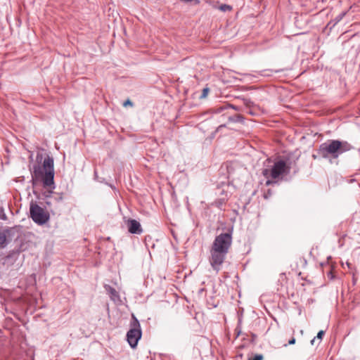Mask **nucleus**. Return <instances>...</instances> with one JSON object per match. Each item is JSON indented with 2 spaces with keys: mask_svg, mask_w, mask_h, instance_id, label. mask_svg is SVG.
<instances>
[{
  "mask_svg": "<svg viewBox=\"0 0 360 360\" xmlns=\"http://www.w3.org/2000/svg\"><path fill=\"white\" fill-rule=\"evenodd\" d=\"M232 244V232L221 233L217 236L210 248V264L216 273H218L223 264Z\"/></svg>",
  "mask_w": 360,
  "mask_h": 360,
  "instance_id": "f257e3e1",
  "label": "nucleus"
},
{
  "mask_svg": "<svg viewBox=\"0 0 360 360\" xmlns=\"http://www.w3.org/2000/svg\"><path fill=\"white\" fill-rule=\"evenodd\" d=\"M353 148V146L347 141L329 139L319 146L318 153L325 159H337Z\"/></svg>",
  "mask_w": 360,
  "mask_h": 360,
  "instance_id": "f03ea898",
  "label": "nucleus"
},
{
  "mask_svg": "<svg viewBox=\"0 0 360 360\" xmlns=\"http://www.w3.org/2000/svg\"><path fill=\"white\" fill-rule=\"evenodd\" d=\"M32 181L41 180L45 188H54V160L53 158L47 155L41 166L35 165L33 166Z\"/></svg>",
  "mask_w": 360,
  "mask_h": 360,
  "instance_id": "7ed1b4c3",
  "label": "nucleus"
},
{
  "mask_svg": "<svg viewBox=\"0 0 360 360\" xmlns=\"http://www.w3.org/2000/svg\"><path fill=\"white\" fill-rule=\"evenodd\" d=\"M30 214L32 219L39 225L46 224L50 218L49 213L33 201L30 202Z\"/></svg>",
  "mask_w": 360,
  "mask_h": 360,
  "instance_id": "20e7f679",
  "label": "nucleus"
},
{
  "mask_svg": "<svg viewBox=\"0 0 360 360\" xmlns=\"http://www.w3.org/2000/svg\"><path fill=\"white\" fill-rule=\"evenodd\" d=\"M133 321L131 323V328L127 333V340L131 348L137 346L139 340L141 338V326L137 319L132 315Z\"/></svg>",
  "mask_w": 360,
  "mask_h": 360,
  "instance_id": "39448f33",
  "label": "nucleus"
},
{
  "mask_svg": "<svg viewBox=\"0 0 360 360\" xmlns=\"http://www.w3.org/2000/svg\"><path fill=\"white\" fill-rule=\"evenodd\" d=\"M290 172V167L287 166L283 160H278L276 162L271 169H264L262 171V174L269 178V176L275 179L283 174H288Z\"/></svg>",
  "mask_w": 360,
  "mask_h": 360,
  "instance_id": "423d86ee",
  "label": "nucleus"
},
{
  "mask_svg": "<svg viewBox=\"0 0 360 360\" xmlns=\"http://www.w3.org/2000/svg\"><path fill=\"white\" fill-rule=\"evenodd\" d=\"M128 231L132 234H141L143 232L141 224L136 219H129L126 221Z\"/></svg>",
  "mask_w": 360,
  "mask_h": 360,
  "instance_id": "0eeeda50",
  "label": "nucleus"
},
{
  "mask_svg": "<svg viewBox=\"0 0 360 360\" xmlns=\"http://www.w3.org/2000/svg\"><path fill=\"white\" fill-rule=\"evenodd\" d=\"M11 230L9 229H6L3 231H0V248H5L7 244V236L10 234Z\"/></svg>",
  "mask_w": 360,
  "mask_h": 360,
  "instance_id": "6e6552de",
  "label": "nucleus"
},
{
  "mask_svg": "<svg viewBox=\"0 0 360 360\" xmlns=\"http://www.w3.org/2000/svg\"><path fill=\"white\" fill-rule=\"evenodd\" d=\"M104 287H105L106 292L110 295L111 300H112L113 301H116L117 300H119L118 292L114 288H112V286H110L109 285H105Z\"/></svg>",
  "mask_w": 360,
  "mask_h": 360,
  "instance_id": "1a4fd4ad",
  "label": "nucleus"
},
{
  "mask_svg": "<svg viewBox=\"0 0 360 360\" xmlns=\"http://www.w3.org/2000/svg\"><path fill=\"white\" fill-rule=\"evenodd\" d=\"M347 12H342L340 14H338L333 20H332L328 25L333 23V26H335L336 24H338L342 19L345 16Z\"/></svg>",
  "mask_w": 360,
  "mask_h": 360,
  "instance_id": "9d476101",
  "label": "nucleus"
},
{
  "mask_svg": "<svg viewBox=\"0 0 360 360\" xmlns=\"http://www.w3.org/2000/svg\"><path fill=\"white\" fill-rule=\"evenodd\" d=\"M229 120L231 122H243L244 117L241 115H235L229 117Z\"/></svg>",
  "mask_w": 360,
  "mask_h": 360,
  "instance_id": "9b49d317",
  "label": "nucleus"
},
{
  "mask_svg": "<svg viewBox=\"0 0 360 360\" xmlns=\"http://www.w3.org/2000/svg\"><path fill=\"white\" fill-rule=\"evenodd\" d=\"M63 200V195L62 193H53V196L51 197V200H53L56 202H61Z\"/></svg>",
  "mask_w": 360,
  "mask_h": 360,
  "instance_id": "f8f14e48",
  "label": "nucleus"
},
{
  "mask_svg": "<svg viewBox=\"0 0 360 360\" xmlns=\"http://www.w3.org/2000/svg\"><path fill=\"white\" fill-rule=\"evenodd\" d=\"M280 70H264L260 72V75L264 77H269L273 72H279Z\"/></svg>",
  "mask_w": 360,
  "mask_h": 360,
  "instance_id": "ddd939ff",
  "label": "nucleus"
},
{
  "mask_svg": "<svg viewBox=\"0 0 360 360\" xmlns=\"http://www.w3.org/2000/svg\"><path fill=\"white\" fill-rule=\"evenodd\" d=\"M229 109V105H227V104H224L223 105L221 106H219V107H216L214 109V112L215 113H220L221 112H223L224 110H227Z\"/></svg>",
  "mask_w": 360,
  "mask_h": 360,
  "instance_id": "4468645a",
  "label": "nucleus"
},
{
  "mask_svg": "<svg viewBox=\"0 0 360 360\" xmlns=\"http://www.w3.org/2000/svg\"><path fill=\"white\" fill-rule=\"evenodd\" d=\"M324 334H325V332L323 330H320L318 333L316 337L314 338V339H312L311 340V344L313 345L314 344V342H315L316 338L319 339V340H322L323 336L324 335Z\"/></svg>",
  "mask_w": 360,
  "mask_h": 360,
  "instance_id": "2eb2a0df",
  "label": "nucleus"
},
{
  "mask_svg": "<svg viewBox=\"0 0 360 360\" xmlns=\"http://www.w3.org/2000/svg\"><path fill=\"white\" fill-rule=\"evenodd\" d=\"M209 92H210V89L208 87L204 88L202 89V94L200 96V99L205 98Z\"/></svg>",
  "mask_w": 360,
  "mask_h": 360,
  "instance_id": "dca6fc26",
  "label": "nucleus"
},
{
  "mask_svg": "<svg viewBox=\"0 0 360 360\" xmlns=\"http://www.w3.org/2000/svg\"><path fill=\"white\" fill-rule=\"evenodd\" d=\"M7 217L4 212V209L3 207L0 206V219L6 220Z\"/></svg>",
  "mask_w": 360,
  "mask_h": 360,
  "instance_id": "f3484780",
  "label": "nucleus"
},
{
  "mask_svg": "<svg viewBox=\"0 0 360 360\" xmlns=\"http://www.w3.org/2000/svg\"><path fill=\"white\" fill-rule=\"evenodd\" d=\"M328 271H327L326 274H327V276L328 278L330 279V280H333L334 278V275L333 274V271H332V267L330 266H328Z\"/></svg>",
  "mask_w": 360,
  "mask_h": 360,
  "instance_id": "a211bd4d",
  "label": "nucleus"
},
{
  "mask_svg": "<svg viewBox=\"0 0 360 360\" xmlns=\"http://www.w3.org/2000/svg\"><path fill=\"white\" fill-rule=\"evenodd\" d=\"M53 192L51 191H46L44 193L46 199H50V200H51V197L53 196Z\"/></svg>",
  "mask_w": 360,
  "mask_h": 360,
  "instance_id": "6ab92c4d",
  "label": "nucleus"
},
{
  "mask_svg": "<svg viewBox=\"0 0 360 360\" xmlns=\"http://www.w3.org/2000/svg\"><path fill=\"white\" fill-rule=\"evenodd\" d=\"M248 360H263L262 354H256L252 358H249Z\"/></svg>",
  "mask_w": 360,
  "mask_h": 360,
  "instance_id": "aec40b11",
  "label": "nucleus"
},
{
  "mask_svg": "<svg viewBox=\"0 0 360 360\" xmlns=\"http://www.w3.org/2000/svg\"><path fill=\"white\" fill-rule=\"evenodd\" d=\"M128 105L133 106V103L129 99H127L123 103V106H124V107H127Z\"/></svg>",
  "mask_w": 360,
  "mask_h": 360,
  "instance_id": "412c9836",
  "label": "nucleus"
},
{
  "mask_svg": "<svg viewBox=\"0 0 360 360\" xmlns=\"http://www.w3.org/2000/svg\"><path fill=\"white\" fill-rule=\"evenodd\" d=\"M227 105H229V108H232V109H233V110H235L236 111H240V108L238 106L231 105V104H227Z\"/></svg>",
  "mask_w": 360,
  "mask_h": 360,
  "instance_id": "4be33fe9",
  "label": "nucleus"
},
{
  "mask_svg": "<svg viewBox=\"0 0 360 360\" xmlns=\"http://www.w3.org/2000/svg\"><path fill=\"white\" fill-rule=\"evenodd\" d=\"M221 10L225 11L226 10H231V6H228V5H226V4H224L222 6H221L220 7Z\"/></svg>",
  "mask_w": 360,
  "mask_h": 360,
  "instance_id": "5701e85b",
  "label": "nucleus"
},
{
  "mask_svg": "<svg viewBox=\"0 0 360 360\" xmlns=\"http://www.w3.org/2000/svg\"><path fill=\"white\" fill-rule=\"evenodd\" d=\"M45 204L48 207H50L52 204V200L50 199H46L45 201Z\"/></svg>",
  "mask_w": 360,
  "mask_h": 360,
  "instance_id": "b1692460",
  "label": "nucleus"
},
{
  "mask_svg": "<svg viewBox=\"0 0 360 360\" xmlns=\"http://www.w3.org/2000/svg\"><path fill=\"white\" fill-rule=\"evenodd\" d=\"M295 338H292L289 341H288V344L289 345H294L295 343Z\"/></svg>",
  "mask_w": 360,
  "mask_h": 360,
  "instance_id": "393cba45",
  "label": "nucleus"
},
{
  "mask_svg": "<svg viewBox=\"0 0 360 360\" xmlns=\"http://www.w3.org/2000/svg\"><path fill=\"white\" fill-rule=\"evenodd\" d=\"M236 333V336L238 337L240 333V330L238 328V327H237L235 330Z\"/></svg>",
  "mask_w": 360,
  "mask_h": 360,
  "instance_id": "a878e982",
  "label": "nucleus"
},
{
  "mask_svg": "<svg viewBox=\"0 0 360 360\" xmlns=\"http://www.w3.org/2000/svg\"><path fill=\"white\" fill-rule=\"evenodd\" d=\"M226 125L225 124H221L219 125L217 129V131H219L221 129H222L223 127H225Z\"/></svg>",
  "mask_w": 360,
  "mask_h": 360,
  "instance_id": "bb28decb",
  "label": "nucleus"
},
{
  "mask_svg": "<svg viewBox=\"0 0 360 360\" xmlns=\"http://www.w3.org/2000/svg\"><path fill=\"white\" fill-rule=\"evenodd\" d=\"M271 184H272V181L271 180H267L266 182V185L267 186L270 185Z\"/></svg>",
  "mask_w": 360,
  "mask_h": 360,
  "instance_id": "cd10ccee",
  "label": "nucleus"
},
{
  "mask_svg": "<svg viewBox=\"0 0 360 360\" xmlns=\"http://www.w3.org/2000/svg\"><path fill=\"white\" fill-rule=\"evenodd\" d=\"M95 178L97 179V172L96 171L94 172Z\"/></svg>",
  "mask_w": 360,
  "mask_h": 360,
  "instance_id": "c85d7f7f",
  "label": "nucleus"
},
{
  "mask_svg": "<svg viewBox=\"0 0 360 360\" xmlns=\"http://www.w3.org/2000/svg\"><path fill=\"white\" fill-rule=\"evenodd\" d=\"M224 193V189H222V190H221V193H220V194L223 195Z\"/></svg>",
  "mask_w": 360,
  "mask_h": 360,
  "instance_id": "c756f323",
  "label": "nucleus"
},
{
  "mask_svg": "<svg viewBox=\"0 0 360 360\" xmlns=\"http://www.w3.org/2000/svg\"><path fill=\"white\" fill-rule=\"evenodd\" d=\"M250 103V101H246L245 103H246L247 105H248Z\"/></svg>",
  "mask_w": 360,
  "mask_h": 360,
  "instance_id": "7c9ffc66",
  "label": "nucleus"
},
{
  "mask_svg": "<svg viewBox=\"0 0 360 360\" xmlns=\"http://www.w3.org/2000/svg\"><path fill=\"white\" fill-rule=\"evenodd\" d=\"M264 198H267V194H265V195H264Z\"/></svg>",
  "mask_w": 360,
  "mask_h": 360,
  "instance_id": "2f4dec72",
  "label": "nucleus"
},
{
  "mask_svg": "<svg viewBox=\"0 0 360 360\" xmlns=\"http://www.w3.org/2000/svg\"><path fill=\"white\" fill-rule=\"evenodd\" d=\"M39 155H37V160H39Z\"/></svg>",
  "mask_w": 360,
  "mask_h": 360,
  "instance_id": "473e14b6",
  "label": "nucleus"
}]
</instances>
